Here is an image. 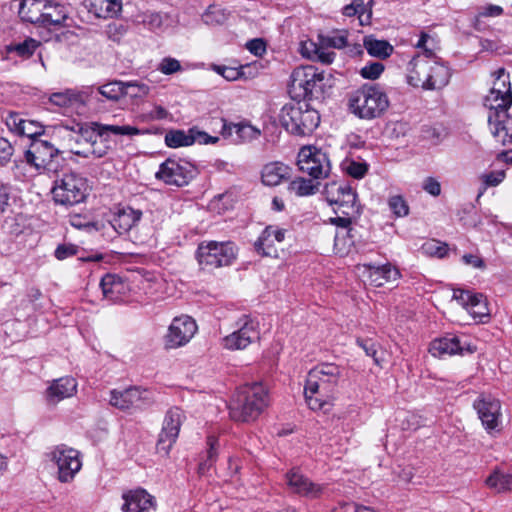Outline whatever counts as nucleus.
<instances>
[{"mask_svg": "<svg viewBox=\"0 0 512 512\" xmlns=\"http://www.w3.org/2000/svg\"><path fill=\"white\" fill-rule=\"evenodd\" d=\"M338 216L330 218V223L333 225H336L340 228V230H348L353 229L351 227V223L353 219H356L359 217V215H342L337 214Z\"/></svg>", "mask_w": 512, "mask_h": 512, "instance_id": "63", "label": "nucleus"}, {"mask_svg": "<svg viewBox=\"0 0 512 512\" xmlns=\"http://www.w3.org/2000/svg\"><path fill=\"white\" fill-rule=\"evenodd\" d=\"M143 23L150 29L156 30L163 25V17L160 13L149 12L144 15Z\"/></svg>", "mask_w": 512, "mask_h": 512, "instance_id": "64", "label": "nucleus"}, {"mask_svg": "<svg viewBox=\"0 0 512 512\" xmlns=\"http://www.w3.org/2000/svg\"><path fill=\"white\" fill-rule=\"evenodd\" d=\"M282 126L290 133L299 136L310 135L320 123L319 112L308 103L285 104L279 114Z\"/></svg>", "mask_w": 512, "mask_h": 512, "instance_id": "6", "label": "nucleus"}, {"mask_svg": "<svg viewBox=\"0 0 512 512\" xmlns=\"http://www.w3.org/2000/svg\"><path fill=\"white\" fill-rule=\"evenodd\" d=\"M343 170L355 179L363 178L368 172V165L365 162L347 160L343 163Z\"/></svg>", "mask_w": 512, "mask_h": 512, "instance_id": "49", "label": "nucleus"}, {"mask_svg": "<svg viewBox=\"0 0 512 512\" xmlns=\"http://www.w3.org/2000/svg\"><path fill=\"white\" fill-rule=\"evenodd\" d=\"M286 483L292 493L310 499L319 498L325 489L324 485L311 481L307 476L294 469L287 472Z\"/></svg>", "mask_w": 512, "mask_h": 512, "instance_id": "20", "label": "nucleus"}, {"mask_svg": "<svg viewBox=\"0 0 512 512\" xmlns=\"http://www.w3.org/2000/svg\"><path fill=\"white\" fill-rule=\"evenodd\" d=\"M78 253V246L71 243H64L59 244L55 251L54 256L58 260H64L66 258L72 257L77 255Z\"/></svg>", "mask_w": 512, "mask_h": 512, "instance_id": "57", "label": "nucleus"}, {"mask_svg": "<svg viewBox=\"0 0 512 512\" xmlns=\"http://www.w3.org/2000/svg\"><path fill=\"white\" fill-rule=\"evenodd\" d=\"M181 68H182L181 64H180V62L177 59L171 58V57H165L160 62L158 69L163 74L170 75V74H173V73H176V72L180 71Z\"/></svg>", "mask_w": 512, "mask_h": 512, "instance_id": "59", "label": "nucleus"}, {"mask_svg": "<svg viewBox=\"0 0 512 512\" xmlns=\"http://www.w3.org/2000/svg\"><path fill=\"white\" fill-rule=\"evenodd\" d=\"M236 246L231 241H204L197 248V259L203 269L229 266L236 258Z\"/></svg>", "mask_w": 512, "mask_h": 512, "instance_id": "9", "label": "nucleus"}, {"mask_svg": "<svg viewBox=\"0 0 512 512\" xmlns=\"http://www.w3.org/2000/svg\"><path fill=\"white\" fill-rule=\"evenodd\" d=\"M320 42L328 48L341 49L347 45V34L345 31H335L329 35L321 36Z\"/></svg>", "mask_w": 512, "mask_h": 512, "instance_id": "48", "label": "nucleus"}, {"mask_svg": "<svg viewBox=\"0 0 512 512\" xmlns=\"http://www.w3.org/2000/svg\"><path fill=\"white\" fill-rule=\"evenodd\" d=\"M323 193L336 214L360 215L357 194L348 184L332 181L325 185Z\"/></svg>", "mask_w": 512, "mask_h": 512, "instance_id": "11", "label": "nucleus"}, {"mask_svg": "<svg viewBox=\"0 0 512 512\" xmlns=\"http://www.w3.org/2000/svg\"><path fill=\"white\" fill-rule=\"evenodd\" d=\"M286 230L277 226H267L254 244L255 250L262 256L277 257V243L285 239Z\"/></svg>", "mask_w": 512, "mask_h": 512, "instance_id": "24", "label": "nucleus"}, {"mask_svg": "<svg viewBox=\"0 0 512 512\" xmlns=\"http://www.w3.org/2000/svg\"><path fill=\"white\" fill-rule=\"evenodd\" d=\"M110 149L111 146L108 143V139L106 137H98L90 143L88 149L72 150V153L84 158H88L90 156L102 158L108 154Z\"/></svg>", "mask_w": 512, "mask_h": 512, "instance_id": "39", "label": "nucleus"}, {"mask_svg": "<svg viewBox=\"0 0 512 512\" xmlns=\"http://www.w3.org/2000/svg\"><path fill=\"white\" fill-rule=\"evenodd\" d=\"M331 512H376L371 507L357 506L354 503H339Z\"/></svg>", "mask_w": 512, "mask_h": 512, "instance_id": "60", "label": "nucleus"}, {"mask_svg": "<svg viewBox=\"0 0 512 512\" xmlns=\"http://www.w3.org/2000/svg\"><path fill=\"white\" fill-rule=\"evenodd\" d=\"M466 309L474 318L482 319L489 315L486 297L482 293H473Z\"/></svg>", "mask_w": 512, "mask_h": 512, "instance_id": "43", "label": "nucleus"}, {"mask_svg": "<svg viewBox=\"0 0 512 512\" xmlns=\"http://www.w3.org/2000/svg\"><path fill=\"white\" fill-rule=\"evenodd\" d=\"M363 267L369 273L371 284L376 287L383 286L390 280H396L399 277V271L390 263L383 265H374L372 263L363 264Z\"/></svg>", "mask_w": 512, "mask_h": 512, "instance_id": "28", "label": "nucleus"}, {"mask_svg": "<svg viewBox=\"0 0 512 512\" xmlns=\"http://www.w3.org/2000/svg\"><path fill=\"white\" fill-rule=\"evenodd\" d=\"M26 162L39 171L56 173L60 167V151L46 140L34 139L25 152Z\"/></svg>", "mask_w": 512, "mask_h": 512, "instance_id": "10", "label": "nucleus"}, {"mask_svg": "<svg viewBox=\"0 0 512 512\" xmlns=\"http://www.w3.org/2000/svg\"><path fill=\"white\" fill-rule=\"evenodd\" d=\"M505 177H506V173L504 170L490 171V172L483 173L482 175H480V180L482 182V185L479 189V193H478L477 197L478 198L481 197L489 187L498 186L500 183L503 182Z\"/></svg>", "mask_w": 512, "mask_h": 512, "instance_id": "44", "label": "nucleus"}, {"mask_svg": "<svg viewBox=\"0 0 512 512\" xmlns=\"http://www.w3.org/2000/svg\"><path fill=\"white\" fill-rule=\"evenodd\" d=\"M299 171L318 180L328 177L331 164L328 155L313 146L302 147L297 156Z\"/></svg>", "mask_w": 512, "mask_h": 512, "instance_id": "12", "label": "nucleus"}, {"mask_svg": "<svg viewBox=\"0 0 512 512\" xmlns=\"http://www.w3.org/2000/svg\"><path fill=\"white\" fill-rule=\"evenodd\" d=\"M341 368L334 363H321L312 368L306 377L304 386L305 401L311 410H322L335 399Z\"/></svg>", "mask_w": 512, "mask_h": 512, "instance_id": "2", "label": "nucleus"}, {"mask_svg": "<svg viewBox=\"0 0 512 512\" xmlns=\"http://www.w3.org/2000/svg\"><path fill=\"white\" fill-rule=\"evenodd\" d=\"M363 44L367 52L377 58L385 59L393 52V46L388 41L378 40L373 36H366Z\"/></svg>", "mask_w": 512, "mask_h": 512, "instance_id": "37", "label": "nucleus"}, {"mask_svg": "<svg viewBox=\"0 0 512 512\" xmlns=\"http://www.w3.org/2000/svg\"><path fill=\"white\" fill-rule=\"evenodd\" d=\"M47 0H22L19 7V17L32 24L42 26Z\"/></svg>", "mask_w": 512, "mask_h": 512, "instance_id": "29", "label": "nucleus"}, {"mask_svg": "<svg viewBox=\"0 0 512 512\" xmlns=\"http://www.w3.org/2000/svg\"><path fill=\"white\" fill-rule=\"evenodd\" d=\"M123 512H153L156 508L154 497L144 489L130 490L122 496Z\"/></svg>", "mask_w": 512, "mask_h": 512, "instance_id": "25", "label": "nucleus"}, {"mask_svg": "<svg viewBox=\"0 0 512 512\" xmlns=\"http://www.w3.org/2000/svg\"><path fill=\"white\" fill-rule=\"evenodd\" d=\"M165 144L170 148H179L193 145V139L190 135V129L187 131L172 129L165 135Z\"/></svg>", "mask_w": 512, "mask_h": 512, "instance_id": "41", "label": "nucleus"}, {"mask_svg": "<svg viewBox=\"0 0 512 512\" xmlns=\"http://www.w3.org/2000/svg\"><path fill=\"white\" fill-rule=\"evenodd\" d=\"M69 9L66 5L47 0L43 16V27H60L66 25Z\"/></svg>", "mask_w": 512, "mask_h": 512, "instance_id": "30", "label": "nucleus"}, {"mask_svg": "<svg viewBox=\"0 0 512 512\" xmlns=\"http://www.w3.org/2000/svg\"><path fill=\"white\" fill-rule=\"evenodd\" d=\"M290 78L289 93L299 100L322 101L334 86L332 74L313 65L295 68Z\"/></svg>", "mask_w": 512, "mask_h": 512, "instance_id": "3", "label": "nucleus"}, {"mask_svg": "<svg viewBox=\"0 0 512 512\" xmlns=\"http://www.w3.org/2000/svg\"><path fill=\"white\" fill-rule=\"evenodd\" d=\"M291 176L292 168L281 161L269 162L261 169V181L269 187L278 186L283 181L290 179Z\"/></svg>", "mask_w": 512, "mask_h": 512, "instance_id": "27", "label": "nucleus"}, {"mask_svg": "<svg viewBox=\"0 0 512 512\" xmlns=\"http://www.w3.org/2000/svg\"><path fill=\"white\" fill-rule=\"evenodd\" d=\"M142 211L130 206L116 208L112 213L109 223L119 235H128L129 239L138 245H144L152 237L150 228L141 231Z\"/></svg>", "mask_w": 512, "mask_h": 512, "instance_id": "7", "label": "nucleus"}, {"mask_svg": "<svg viewBox=\"0 0 512 512\" xmlns=\"http://www.w3.org/2000/svg\"><path fill=\"white\" fill-rule=\"evenodd\" d=\"M432 57L417 55L408 64L407 83L412 87L427 90Z\"/></svg>", "mask_w": 512, "mask_h": 512, "instance_id": "22", "label": "nucleus"}, {"mask_svg": "<svg viewBox=\"0 0 512 512\" xmlns=\"http://www.w3.org/2000/svg\"><path fill=\"white\" fill-rule=\"evenodd\" d=\"M390 101L385 90L376 83H365L348 96V108L362 120L382 117L388 110Z\"/></svg>", "mask_w": 512, "mask_h": 512, "instance_id": "4", "label": "nucleus"}, {"mask_svg": "<svg viewBox=\"0 0 512 512\" xmlns=\"http://www.w3.org/2000/svg\"><path fill=\"white\" fill-rule=\"evenodd\" d=\"M422 249L426 253H428V254H430L432 256H436L438 258L445 257L447 255V252H448L447 244L441 243V242H438V241H435V240L426 242L422 246Z\"/></svg>", "mask_w": 512, "mask_h": 512, "instance_id": "55", "label": "nucleus"}, {"mask_svg": "<svg viewBox=\"0 0 512 512\" xmlns=\"http://www.w3.org/2000/svg\"><path fill=\"white\" fill-rule=\"evenodd\" d=\"M87 191V179L73 171L65 172L55 179L51 189L54 202L65 207L84 202Z\"/></svg>", "mask_w": 512, "mask_h": 512, "instance_id": "8", "label": "nucleus"}, {"mask_svg": "<svg viewBox=\"0 0 512 512\" xmlns=\"http://www.w3.org/2000/svg\"><path fill=\"white\" fill-rule=\"evenodd\" d=\"M12 144L5 138L0 137V165L8 163L13 155Z\"/></svg>", "mask_w": 512, "mask_h": 512, "instance_id": "61", "label": "nucleus"}, {"mask_svg": "<svg viewBox=\"0 0 512 512\" xmlns=\"http://www.w3.org/2000/svg\"><path fill=\"white\" fill-rule=\"evenodd\" d=\"M148 394L147 390L139 387H129L122 391L112 390L110 392V404L121 410L139 407L141 404L150 401Z\"/></svg>", "mask_w": 512, "mask_h": 512, "instance_id": "21", "label": "nucleus"}, {"mask_svg": "<svg viewBox=\"0 0 512 512\" xmlns=\"http://www.w3.org/2000/svg\"><path fill=\"white\" fill-rule=\"evenodd\" d=\"M486 484L497 492L512 491V474L494 471L486 479Z\"/></svg>", "mask_w": 512, "mask_h": 512, "instance_id": "42", "label": "nucleus"}, {"mask_svg": "<svg viewBox=\"0 0 512 512\" xmlns=\"http://www.w3.org/2000/svg\"><path fill=\"white\" fill-rule=\"evenodd\" d=\"M88 11L98 18H112L116 16L122 8L120 0H84Z\"/></svg>", "mask_w": 512, "mask_h": 512, "instance_id": "31", "label": "nucleus"}, {"mask_svg": "<svg viewBox=\"0 0 512 512\" xmlns=\"http://www.w3.org/2000/svg\"><path fill=\"white\" fill-rule=\"evenodd\" d=\"M122 81H111L99 87V93L105 98L117 101L124 97Z\"/></svg>", "mask_w": 512, "mask_h": 512, "instance_id": "45", "label": "nucleus"}, {"mask_svg": "<svg viewBox=\"0 0 512 512\" xmlns=\"http://www.w3.org/2000/svg\"><path fill=\"white\" fill-rule=\"evenodd\" d=\"M7 128L16 135L26 136L32 141L38 139L44 133L43 126L33 120H27L22 118L18 113H10L5 120Z\"/></svg>", "mask_w": 512, "mask_h": 512, "instance_id": "26", "label": "nucleus"}, {"mask_svg": "<svg viewBox=\"0 0 512 512\" xmlns=\"http://www.w3.org/2000/svg\"><path fill=\"white\" fill-rule=\"evenodd\" d=\"M100 287L105 299L116 302L122 299L125 285L120 277L114 274H106L102 277Z\"/></svg>", "mask_w": 512, "mask_h": 512, "instance_id": "32", "label": "nucleus"}, {"mask_svg": "<svg viewBox=\"0 0 512 512\" xmlns=\"http://www.w3.org/2000/svg\"><path fill=\"white\" fill-rule=\"evenodd\" d=\"M267 388L259 382L241 386L229 407L230 417L238 422L256 420L269 405Z\"/></svg>", "mask_w": 512, "mask_h": 512, "instance_id": "5", "label": "nucleus"}, {"mask_svg": "<svg viewBox=\"0 0 512 512\" xmlns=\"http://www.w3.org/2000/svg\"><path fill=\"white\" fill-rule=\"evenodd\" d=\"M314 180L297 177L289 183L288 190L298 197L314 195L319 190V183Z\"/></svg>", "mask_w": 512, "mask_h": 512, "instance_id": "38", "label": "nucleus"}, {"mask_svg": "<svg viewBox=\"0 0 512 512\" xmlns=\"http://www.w3.org/2000/svg\"><path fill=\"white\" fill-rule=\"evenodd\" d=\"M184 419V412L178 407L170 408L166 412L157 442V450L159 452H163L165 455L169 454V451L178 438L180 427Z\"/></svg>", "mask_w": 512, "mask_h": 512, "instance_id": "15", "label": "nucleus"}, {"mask_svg": "<svg viewBox=\"0 0 512 512\" xmlns=\"http://www.w3.org/2000/svg\"><path fill=\"white\" fill-rule=\"evenodd\" d=\"M326 48L321 43L320 46H317L313 42H305L302 44L301 53L303 56L320 61L323 64H331L336 54L333 51H327Z\"/></svg>", "mask_w": 512, "mask_h": 512, "instance_id": "35", "label": "nucleus"}, {"mask_svg": "<svg viewBox=\"0 0 512 512\" xmlns=\"http://www.w3.org/2000/svg\"><path fill=\"white\" fill-rule=\"evenodd\" d=\"M383 71L384 65L382 63L372 62L361 68L360 75L364 79L375 80L380 77Z\"/></svg>", "mask_w": 512, "mask_h": 512, "instance_id": "54", "label": "nucleus"}, {"mask_svg": "<svg viewBox=\"0 0 512 512\" xmlns=\"http://www.w3.org/2000/svg\"><path fill=\"white\" fill-rule=\"evenodd\" d=\"M485 430L491 433L501 424V403L491 395H480L473 404Z\"/></svg>", "mask_w": 512, "mask_h": 512, "instance_id": "17", "label": "nucleus"}, {"mask_svg": "<svg viewBox=\"0 0 512 512\" xmlns=\"http://www.w3.org/2000/svg\"><path fill=\"white\" fill-rule=\"evenodd\" d=\"M494 81L483 105L488 109V124L493 136L503 145L512 142V129L508 127L507 110L512 104L510 77L504 68L493 74Z\"/></svg>", "mask_w": 512, "mask_h": 512, "instance_id": "1", "label": "nucleus"}, {"mask_svg": "<svg viewBox=\"0 0 512 512\" xmlns=\"http://www.w3.org/2000/svg\"><path fill=\"white\" fill-rule=\"evenodd\" d=\"M260 135V131L249 124H239L236 137L233 141H248L256 139Z\"/></svg>", "mask_w": 512, "mask_h": 512, "instance_id": "53", "label": "nucleus"}, {"mask_svg": "<svg viewBox=\"0 0 512 512\" xmlns=\"http://www.w3.org/2000/svg\"><path fill=\"white\" fill-rule=\"evenodd\" d=\"M450 77V69L446 65L441 64L432 58L427 90H435L445 87L449 83Z\"/></svg>", "mask_w": 512, "mask_h": 512, "instance_id": "33", "label": "nucleus"}, {"mask_svg": "<svg viewBox=\"0 0 512 512\" xmlns=\"http://www.w3.org/2000/svg\"><path fill=\"white\" fill-rule=\"evenodd\" d=\"M38 46V41L29 38L23 41L22 43L16 44L13 50H15L17 54L21 57H29L34 53Z\"/></svg>", "mask_w": 512, "mask_h": 512, "instance_id": "56", "label": "nucleus"}, {"mask_svg": "<svg viewBox=\"0 0 512 512\" xmlns=\"http://www.w3.org/2000/svg\"><path fill=\"white\" fill-rule=\"evenodd\" d=\"M78 383L70 376L55 379L45 391V400L48 405L55 406L60 401L71 398L77 393Z\"/></svg>", "mask_w": 512, "mask_h": 512, "instance_id": "23", "label": "nucleus"}, {"mask_svg": "<svg viewBox=\"0 0 512 512\" xmlns=\"http://www.w3.org/2000/svg\"><path fill=\"white\" fill-rule=\"evenodd\" d=\"M237 329L222 339L223 348L235 351L244 350L250 344L259 341L258 322L249 315H242L236 322Z\"/></svg>", "mask_w": 512, "mask_h": 512, "instance_id": "13", "label": "nucleus"}, {"mask_svg": "<svg viewBox=\"0 0 512 512\" xmlns=\"http://www.w3.org/2000/svg\"><path fill=\"white\" fill-rule=\"evenodd\" d=\"M355 246V230H339L334 239L335 253L341 257L348 255Z\"/></svg>", "mask_w": 512, "mask_h": 512, "instance_id": "36", "label": "nucleus"}, {"mask_svg": "<svg viewBox=\"0 0 512 512\" xmlns=\"http://www.w3.org/2000/svg\"><path fill=\"white\" fill-rule=\"evenodd\" d=\"M476 348L462 340L461 337L454 334H447L443 337L434 339L430 343L429 352L434 357H444L453 355H464L465 353H474Z\"/></svg>", "mask_w": 512, "mask_h": 512, "instance_id": "19", "label": "nucleus"}, {"mask_svg": "<svg viewBox=\"0 0 512 512\" xmlns=\"http://www.w3.org/2000/svg\"><path fill=\"white\" fill-rule=\"evenodd\" d=\"M124 96L130 98L144 97L149 93V87L146 84L139 82H123Z\"/></svg>", "mask_w": 512, "mask_h": 512, "instance_id": "50", "label": "nucleus"}, {"mask_svg": "<svg viewBox=\"0 0 512 512\" xmlns=\"http://www.w3.org/2000/svg\"><path fill=\"white\" fill-rule=\"evenodd\" d=\"M343 14L348 17L358 15L361 24L370 19V12L367 13L363 0H353L351 4L343 8Z\"/></svg>", "mask_w": 512, "mask_h": 512, "instance_id": "46", "label": "nucleus"}, {"mask_svg": "<svg viewBox=\"0 0 512 512\" xmlns=\"http://www.w3.org/2000/svg\"><path fill=\"white\" fill-rule=\"evenodd\" d=\"M49 456L58 468L57 479L62 483L71 482L81 470L80 452L65 444L56 446Z\"/></svg>", "mask_w": 512, "mask_h": 512, "instance_id": "14", "label": "nucleus"}, {"mask_svg": "<svg viewBox=\"0 0 512 512\" xmlns=\"http://www.w3.org/2000/svg\"><path fill=\"white\" fill-rule=\"evenodd\" d=\"M206 444L207 450L205 452V456L201 458L198 467L200 473H205L209 470L216 462L218 456V439L215 436L210 435L207 437Z\"/></svg>", "mask_w": 512, "mask_h": 512, "instance_id": "40", "label": "nucleus"}, {"mask_svg": "<svg viewBox=\"0 0 512 512\" xmlns=\"http://www.w3.org/2000/svg\"><path fill=\"white\" fill-rule=\"evenodd\" d=\"M388 206L396 217H404L409 213V206L406 200L400 195L389 197Z\"/></svg>", "mask_w": 512, "mask_h": 512, "instance_id": "52", "label": "nucleus"}, {"mask_svg": "<svg viewBox=\"0 0 512 512\" xmlns=\"http://www.w3.org/2000/svg\"><path fill=\"white\" fill-rule=\"evenodd\" d=\"M190 135L193 139V144H216L219 141V137L211 136L204 131L198 130L196 127L190 128Z\"/></svg>", "mask_w": 512, "mask_h": 512, "instance_id": "58", "label": "nucleus"}, {"mask_svg": "<svg viewBox=\"0 0 512 512\" xmlns=\"http://www.w3.org/2000/svg\"><path fill=\"white\" fill-rule=\"evenodd\" d=\"M356 343L365 351L367 356L372 357L374 359V362L376 364H379V360L377 358L376 344L372 340L357 338Z\"/></svg>", "mask_w": 512, "mask_h": 512, "instance_id": "62", "label": "nucleus"}, {"mask_svg": "<svg viewBox=\"0 0 512 512\" xmlns=\"http://www.w3.org/2000/svg\"><path fill=\"white\" fill-rule=\"evenodd\" d=\"M213 70L228 81H235L243 77V66L229 67L225 65H213Z\"/></svg>", "mask_w": 512, "mask_h": 512, "instance_id": "51", "label": "nucleus"}, {"mask_svg": "<svg viewBox=\"0 0 512 512\" xmlns=\"http://www.w3.org/2000/svg\"><path fill=\"white\" fill-rule=\"evenodd\" d=\"M193 177L194 168L190 163L173 159H167L163 162L156 173L157 179L162 180L167 185L178 187L187 185Z\"/></svg>", "mask_w": 512, "mask_h": 512, "instance_id": "16", "label": "nucleus"}, {"mask_svg": "<svg viewBox=\"0 0 512 512\" xmlns=\"http://www.w3.org/2000/svg\"><path fill=\"white\" fill-rule=\"evenodd\" d=\"M93 130L97 133L98 137H108V135H122V136H135L141 134V131L134 126L130 125H114V124H103L93 123Z\"/></svg>", "mask_w": 512, "mask_h": 512, "instance_id": "34", "label": "nucleus"}, {"mask_svg": "<svg viewBox=\"0 0 512 512\" xmlns=\"http://www.w3.org/2000/svg\"><path fill=\"white\" fill-rule=\"evenodd\" d=\"M197 331V325L190 316L175 317L166 335V346L178 348L187 344Z\"/></svg>", "mask_w": 512, "mask_h": 512, "instance_id": "18", "label": "nucleus"}, {"mask_svg": "<svg viewBox=\"0 0 512 512\" xmlns=\"http://www.w3.org/2000/svg\"><path fill=\"white\" fill-rule=\"evenodd\" d=\"M79 94L72 91L66 90L64 92L53 93L49 101L58 107H69L78 101Z\"/></svg>", "mask_w": 512, "mask_h": 512, "instance_id": "47", "label": "nucleus"}]
</instances>
